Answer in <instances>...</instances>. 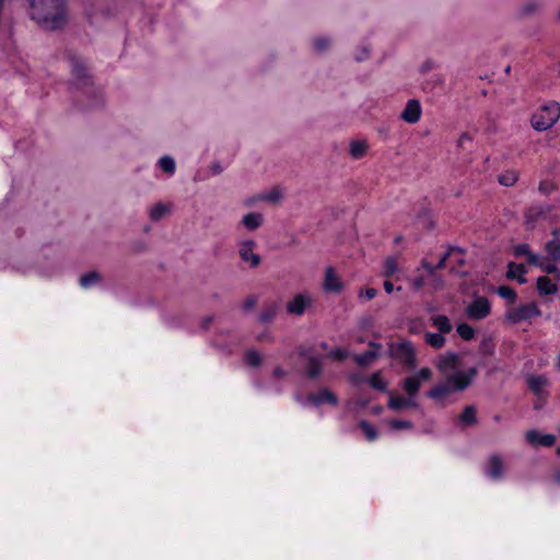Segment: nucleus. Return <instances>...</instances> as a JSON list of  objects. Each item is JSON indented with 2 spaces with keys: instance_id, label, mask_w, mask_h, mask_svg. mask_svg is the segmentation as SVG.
<instances>
[{
  "instance_id": "nucleus-12",
  "label": "nucleus",
  "mask_w": 560,
  "mask_h": 560,
  "mask_svg": "<svg viewBox=\"0 0 560 560\" xmlns=\"http://www.w3.org/2000/svg\"><path fill=\"white\" fill-rule=\"evenodd\" d=\"M455 253H459L460 254L462 249L460 248H452L447 254H445L440 259V261L438 262V265L435 267L432 266L431 264H429L425 260L422 261L421 266H422L423 269H425L428 276H431V277L434 278V284H433L434 290H438V289H440L443 285L442 280L440 278L435 277V269L444 268L445 261H446L447 257L454 255Z\"/></svg>"
},
{
  "instance_id": "nucleus-37",
  "label": "nucleus",
  "mask_w": 560,
  "mask_h": 560,
  "mask_svg": "<svg viewBox=\"0 0 560 560\" xmlns=\"http://www.w3.org/2000/svg\"><path fill=\"white\" fill-rule=\"evenodd\" d=\"M497 293L500 298L504 299L510 304H513L517 298L515 290L509 285H500L497 289Z\"/></svg>"
},
{
  "instance_id": "nucleus-26",
  "label": "nucleus",
  "mask_w": 560,
  "mask_h": 560,
  "mask_svg": "<svg viewBox=\"0 0 560 560\" xmlns=\"http://www.w3.org/2000/svg\"><path fill=\"white\" fill-rule=\"evenodd\" d=\"M537 290L540 295L555 294L558 291V285L544 276L537 279Z\"/></svg>"
},
{
  "instance_id": "nucleus-19",
  "label": "nucleus",
  "mask_w": 560,
  "mask_h": 560,
  "mask_svg": "<svg viewBox=\"0 0 560 560\" xmlns=\"http://www.w3.org/2000/svg\"><path fill=\"white\" fill-rule=\"evenodd\" d=\"M323 289L330 293H339L342 290V283L332 267L326 268Z\"/></svg>"
},
{
  "instance_id": "nucleus-48",
  "label": "nucleus",
  "mask_w": 560,
  "mask_h": 560,
  "mask_svg": "<svg viewBox=\"0 0 560 560\" xmlns=\"http://www.w3.org/2000/svg\"><path fill=\"white\" fill-rule=\"evenodd\" d=\"M413 290L418 291L422 289L425 284V277L420 275L411 280Z\"/></svg>"
},
{
  "instance_id": "nucleus-28",
  "label": "nucleus",
  "mask_w": 560,
  "mask_h": 560,
  "mask_svg": "<svg viewBox=\"0 0 560 560\" xmlns=\"http://www.w3.org/2000/svg\"><path fill=\"white\" fill-rule=\"evenodd\" d=\"M432 326H434L439 332L448 334L452 331V323L445 315H435L431 318Z\"/></svg>"
},
{
  "instance_id": "nucleus-43",
  "label": "nucleus",
  "mask_w": 560,
  "mask_h": 560,
  "mask_svg": "<svg viewBox=\"0 0 560 560\" xmlns=\"http://www.w3.org/2000/svg\"><path fill=\"white\" fill-rule=\"evenodd\" d=\"M245 361L248 365L258 366L261 363V355L256 350H249L245 355Z\"/></svg>"
},
{
  "instance_id": "nucleus-10",
  "label": "nucleus",
  "mask_w": 560,
  "mask_h": 560,
  "mask_svg": "<svg viewBox=\"0 0 560 560\" xmlns=\"http://www.w3.org/2000/svg\"><path fill=\"white\" fill-rule=\"evenodd\" d=\"M313 303V296L310 293H300L292 298L287 304V312L291 315L301 316Z\"/></svg>"
},
{
  "instance_id": "nucleus-17",
  "label": "nucleus",
  "mask_w": 560,
  "mask_h": 560,
  "mask_svg": "<svg viewBox=\"0 0 560 560\" xmlns=\"http://www.w3.org/2000/svg\"><path fill=\"white\" fill-rule=\"evenodd\" d=\"M530 265L538 267L541 271L548 275H555L560 280V270L557 265L548 258L540 257L539 255L530 256Z\"/></svg>"
},
{
  "instance_id": "nucleus-31",
  "label": "nucleus",
  "mask_w": 560,
  "mask_h": 560,
  "mask_svg": "<svg viewBox=\"0 0 560 560\" xmlns=\"http://www.w3.org/2000/svg\"><path fill=\"white\" fill-rule=\"evenodd\" d=\"M101 280V276L98 272L96 271H91V272H88L83 276L80 277V285L83 288V289H90L94 285H96Z\"/></svg>"
},
{
  "instance_id": "nucleus-20",
  "label": "nucleus",
  "mask_w": 560,
  "mask_h": 560,
  "mask_svg": "<svg viewBox=\"0 0 560 560\" xmlns=\"http://www.w3.org/2000/svg\"><path fill=\"white\" fill-rule=\"evenodd\" d=\"M553 238L546 243L545 250L552 261H560V236L557 230L552 232Z\"/></svg>"
},
{
  "instance_id": "nucleus-18",
  "label": "nucleus",
  "mask_w": 560,
  "mask_h": 560,
  "mask_svg": "<svg viewBox=\"0 0 560 560\" xmlns=\"http://www.w3.org/2000/svg\"><path fill=\"white\" fill-rule=\"evenodd\" d=\"M526 441L533 446H551L553 445L556 438L552 434H541L536 430H530L525 435Z\"/></svg>"
},
{
  "instance_id": "nucleus-55",
  "label": "nucleus",
  "mask_w": 560,
  "mask_h": 560,
  "mask_svg": "<svg viewBox=\"0 0 560 560\" xmlns=\"http://www.w3.org/2000/svg\"><path fill=\"white\" fill-rule=\"evenodd\" d=\"M285 374H287L285 371L282 370L281 368H276L273 370V377H276V378H282L285 376Z\"/></svg>"
},
{
  "instance_id": "nucleus-25",
  "label": "nucleus",
  "mask_w": 560,
  "mask_h": 560,
  "mask_svg": "<svg viewBox=\"0 0 560 560\" xmlns=\"http://www.w3.org/2000/svg\"><path fill=\"white\" fill-rule=\"evenodd\" d=\"M171 212V205L156 202L149 208V217L152 221H159Z\"/></svg>"
},
{
  "instance_id": "nucleus-60",
  "label": "nucleus",
  "mask_w": 560,
  "mask_h": 560,
  "mask_svg": "<svg viewBox=\"0 0 560 560\" xmlns=\"http://www.w3.org/2000/svg\"><path fill=\"white\" fill-rule=\"evenodd\" d=\"M557 364H558V366L560 368V354H559V355H558V358H557Z\"/></svg>"
},
{
  "instance_id": "nucleus-32",
  "label": "nucleus",
  "mask_w": 560,
  "mask_h": 560,
  "mask_svg": "<svg viewBox=\"0 0 560 560\" xmlns=\"http://www.w3.org/2000/svg\"><path fill=\"white\" fill-rule=\"evenodd\" d=\"M463 425H472L477 422L476 409L474 406L465 407L464 411L458 418Z\"/></svg>"
},
{
  "instance_id": "nucleus-56",
  "label": "nucleus",
  "mask_w": 560,
  "mask_h": 560,
  "mask_svg": "<svg viewBox=\"0 0 560 560\" xmlns=\"http://www.w3.org/2000/svg\"><path fill=\"white\" fill-rule=\"evenodd\" d=\"M432 68H433V62L431 60H428L421 66V71L424 73V72H428L429 70H431Z\"/></svg>"
},
{
  "instance_id": "nucleus-44",
  "label": "nucleus",
  "mask_w": 560,
  "mask_h": 560,
  "mask_svg": "<svg viewBox=\"0 0 560 560\" xmlns=\"http://www.w3.org/2000/svg\"><path fill=\"white\" fill-rule=\"evenodd\" d=\"M514 254L516 256H526L527 261L530 264V256L536 255L535 253L530 252L529 246L527 244H518L514 247Z\"/></svg>"
},
{
  "instance_id": "nucleus-54",
  "label": "nucleus",
  "mask_w": 560,
  "mask_h": 560,
  "mask_svg": "<svg viewBox=\"0 0 560 560\" xmlns=\"http://www.w3.org/2000/svg\"><path fill=\"white\" fill-rule=\"evenodd\" d=\"M275 316L273 311H267L260 314L259 319L261 323H268L270 322Z\"/></svg>"
},
{
  "instance_id": "nucleus-22",
  "label": "nucleus",
  "mask_w": 560,
  "mask_h": 560,
  "mask_svg": "<svg viewBox=\"0 0 560 560\" xmlns=\"http://www.w3.org/2000/svg\"><path fill=\"white\" fill-rule=\"evenodd\" d=\"M262 222H264V217L259 212H249V213L245 214L241 221L242 225L247 231H250V232L259 229L261 226Z\"/></svg>"
},
{
  "instance_id": "nucleus-39",
  "label": "nucleus",
  "mask_w": 560,
  "mask_h": 560,
  "mask_svg": "<svg viewBox=\"0 0 560 560\" xmlns=\"http://www.w3.org/2000/svg\"><path fill=\"white\" fill-rule=\"evenodd\" d=\"M518 179V175L515 171H506L503 174L499 176V183L502 186L511 187L513 186Z\"/></svg>"
},
{
  "instance_id": "nucleus-27",
  "label": "nucleus",
  "mask_w": 560,
  "mask_h": 560,
  "mask_svg": "<svg viewBox=\"0 0 560 560\" xmlns=\"http://www.w3.org/2000/svg\"><path fill=\"white\" fill-rule=\"evenodd\" d=\"M527 272L526 268L522 264H515L510 262L509 264V270H508V277L511 279H517L520 283H525L526 278L525 273Z\"/></svg>"
},
{
  "instance_id": "nucleus-46",
  "label": "nucleus",
  "mask_w": 560,
  "mask_h": 560,
  "mask_svg": "<svg viewBox=\"0 0 560 560\" xmlns=\"http://www.w3.org/2000/svg\"><path fill=\"white\" fill-rule=\"evenodd\" d=\"M389 427L393 429V430H401V429H410L412 428V423L410 421H407V420H390L388 422Z\"/></svg>"
},
{
  "instance_id": "nucleus-5",
  "label": "nucleus",
  "mask_w": 560,
  "mask_h": 560,
  "mask_svg": "<svg viewBox=\"0 0 560 560\" xmlns=\"http://www.w3.org/2000/svg\"><path fill=\"white\" fill-rule=\"evenodd\" d=\"M431 376L432 371L429 368H422L417 374L408 376L402 381V389L408 396L416 399L421 384L429 381Z\"/></svg>"
},
{
  "instance_id": "nucleus-63",
  "label": "nucleus",
  "mask_w": 560,
  "mask_h": 560,
  "mask_svg": "<svg viewBox=\"0 0 560 560\" xmlns=\"http://www.w3.org/2000/svg\"><path fill=\"white\" fill-rule=\"evenodd\" d=\"M557 453L560 455V447H558Z\"/></svg>"
},
{
  "instance_id": "nucleus-50",
  "label": "nucleus",
  "mask_w": 560,
  "mask_h": 560,
  "mask_svg": "<svg viewBox=\"0 0 560 560\" xmlns=\"http://www.w3.org/2000/svg\"><path fill=\"white\" fill-rule=\"evenodd\" d=\"M376 294H377V291L375 289L369 288V289H366L364 291H361L359 296L360 298H364L366 300H372V299H374L376 296Z\"/></svg>"
},
{
  "instance_id": "nucleus-62",
  "label": "nucleus",
  "mask_w": 560,
  "mask_h": 560,
  "mask_svg": "<svg viewBox=\"0 0 560 560\" xmlns=\"http://www.w3.org/2000/svg\"><path fill=\"white\" fill-rule=\"evenodd\" d=\"M510 69H511V68H510V66H508V67L505 68V72H509V71H510Z\"/></svg>"
},
{
  "instance_id": "nucleus-59",
  "label": "nucleus",
  "mask_w": 560,
  "mask_h": 560,
  "mask_svg": "<svg viewBox=\"0 0 560 560\" xmlns=\"http://www.w3.org/2000/svg\"><path fill=\"white\" fill-rule=\"evenodd\" d=\"M555 478H556V481H557L558 483H560V471H558V472L556 474Z\"/></svg>"
},
{
  "instance_id": "nucleus-33",
  "label": "nucleus",
  "mask_w": 560,
  "mask_h": 560,
  "mask_svg": "<svg viewBox=\"0 0 560 560\" xmlns=\"http://www.w3.org/2000/svg\"><path fill=\"white\" fill-rule=\"evenodd\" d=\"M322 360L319 358H315V357H312L308 362H307V366H306V372H307V375L311 377V378H316L319 376L320 372H322Z\"/></svg>"
},
{
  "instance_id": "nucleus-7",
  "label": "nucleus",
  "mask_w": 560,
  "mask_h": 560,
  "mask_svg": "<svg viewBox=\"0 0 560 560\" xmlns=\"http://www.w3.org/2000/svg\"><path fill=\"white\" fill-rule=\"evenodd\" d=\"M491 313V303L486 296H476L466 307V315L469 319L480 320Z\"/></svg>"
},
{
  "instance_id": "nucleus-2",
  "label": "nucleus",
  "mask_w": 560,
  "mask_h": 560,
  "mask_svg": "<svg viewBox=\"0 0 560 560\" xmlns=\"http://www.w3.org/2000/svg\"><path fill=\"white\" fill-rule=\"evenodd\" d=\"M436 366L441 373L453 384L455 389H465L475 377L477 370L470 368L467 371H460L462 364L458 354L447 352L438 358Z\"/></svg>"
},
{
  "instance_id": "nucleus-30",
  "label": "nucleus",
  "mask_w": 560,
  "mask_h": 560,
  "mask_svg": "<svg viewBox=\"0 0 560 560\" xmlns=\"http://www.w3.org/2000/svg\"><path fill=\"white\" fill-rule=\"evenodd\" d=\"M158 165L163 172L167 174V176H173L176 171L175 160L170 155L160 158Z\"/></svg>"
},
{
  "instance_id": "nucleus-23",
  "label": "nucleus",
  "mask_w": 560,
  "mask_h": 560,
  "mask_svg": "<svg viewBox=\"0 0 560 560\" xmlns=\"http://www.w3.org/2000/svg\"><path fill=\"white\" fill-rule=\"evenodd\" d=\"M370 346H371L370 350H368L363 353L357 354L354 357V360L359 365H369L377 358L378 350H380L381 346L377 343H373V342L370 343Z\"/></svg>"
},
{
  "instance_id": "nucleus-13",
  "label": "nucleus",
  "mask_w": 560,
  "mask_h": 560,
  "mask_svg": "<svg viewBox=\"0 0 560 560\" xmlns=\"http://www.w3.org/2000/svg\"><path fill=\"white\" fill-rule=\"evenodd\" d=\"M421 104L418 100H409L400 114V118L408 124H416L421 118Z\"/></svg>"
},
{
  "instance_id": "nucleus-53",
  "label": "nucleus",
  "mask_w": 560,
  "mask_h": 560,
  "mask_svg": "<svg viewBox=\"0 0 560 560\" xmlns=\"http://www.w3.org/2000/svg\"><path fill=\"white\" fill-rule=\"evenodd\" d=\"M330 355L335 359L342 360V359L347 358V351L339 349V348L334 349L330 351Z\"/></svg>"
},
{
  "instance_id": "nucleus-29",
  "label": "nucleus",
  "mask_w": 560,
  "mask_h": 560,
  "mask_svg": "<svg viewBox=\"0 0 560 560\" xmlns=\"http://www.w3.org/2000/svg\"><path fill=\"white\" fill-rule=\"evenodd\" d=\"M424 341L434 349H441L445 345V337L441 332H425Z\"/></svg>"
},
{
  "instance_id": "nucleus-15",
  "label": "nucleus",
  "mask_w": 560,
  "mask_h": 560,
  "mask_svg": "<svg viewBox=\"0 0 560 560\" xmlns=\"http://www.w3.org/2000/svg\"><path fill=\"white\" fill-rule=\"evenodd\" d=\"M419 405L415 398L402 395H389L388 408L395 411H400L408 408H418Z\"/></svg>"
},
{
  "instance_id": "nucleus-35",
  "label": "nucleus",
  "mask_w": 560,
  "mask_h": 560,
  "mask_svg": "<svg viewBox=\"0 0 560 560\" xmlns=\"http://www.w3.org/2000/svg\"><path fill=\"white\" fill-rule=\"evenodd\" d=\"M314 50L317 52H325L331 46V39L328 36H317L312 42Z\"/></svg>"
},
{
  "instance_id": "nucleus-1",
  "label": "nucleus",
  "mask_w": 560,
  "mask_h": 560,
  "mask_svg": "<svg viewBox=\"0 0 560 560\" xmlns=\"http://www.w3.org/2000/svg\"><path fill=\"white\" fill-rule=\"evenodd\" d=\"M31 18L45 30L61 28L67 22L66 0H28Z\"/></svg>"
},
{
  "instance_id": "nucleus-14",
  "label": "nucleus",
  "mask_w": 560,
  "mask_h": 560,
  "mask_svg": "<svg viewBox=\"0 0 560 560\" xmlns=\"http://www.w3.org/2000/svg\"><path fill=\"white\" fill-rule=\"evenodd\" d=\"M549 211L550 207L547 205H536L529 207L525 212L526 226L528 229H533L540 219L546 218Z\"/></svg>"
},
{
  "instance_id": "nucleus-11",
  "label": "nucleus",
  "mask_w": 560,
  "mask_h": 560,
  "mask_svg": "<svg viewBox=\"0 0 560 560\" xmlns=\"http://www.w3.org/2000/svg\"><path fill=\"white\" fill-rule=\"evenodd\" d=\"M485 474L491 480H500L504 475V460L500 455L493 454L489 457L486 466Z\"/></svg>"
},
{
  "instance_id": "nucleus-36",
  "label": "nucleus",
  "mask_w": 560,
  "mask_h": 560,
  "mask_svg": "<svg viewBox=\"0 0 560 560\" xmlns=\"http://www.w3.org/2000/svg\"><path fill=\"white\" fill-rule=\"evenodd\" d=\"M398 262L395 257H387L384 261L383 277L390 278L398 271Z\"/></svg>"
},
{
  "instance_id": "nucleus-51",
  "label": "nucleus",
  "mask_w": 560,
  "mask_h": 560,
  "mask_svg": "<svg viewBox=\"0 0 560 560\" xmlns=\"http://www.w3.org/2000/svg\"><path fill=\"white\" fill-rule=\"evenodd\" d=\"M553 189V184L551 182H547V180H544L539 184V190L545 194V195H548L550 194V191Z\"/></svg>"
},
{
  "instance_id": "nucleus-6",
  "label": "nucleus",
  "mask_w": 560,
  "mask_h": 560,
  "mask_svg": "<svg viewBox=\"0 0 560 560\" xmlns=\"http://www.w3.org/2000/svg\"><path fill=\"white\" fill-rule=\"evenodd\" d=\"M540 315L538 305L534 302L522 304L517 307L511 308L506 313V319L511 323L517 324L533 317Z\"/></svg>"
},
{
  "instance_id": "nucleus-41",
  "label": "nucleus",
  "mask_w": 560,
  "mask_h": 560,
  "mask_svg": "<svg viewBox=\"0 0 560 560\" xmlns=\"http://www.w3.org/2000/svg\"><path fill=\"white\" fill-rule=\"evenodd\" d=\"M359 427L365 434V438L368 441L376 440L377 430L373 425H371L368 421H365V420L360 421Z\"/></svg>"
},
{
  "instance_id": "nucleus-49",
  "label": "nucleus",
  "mask_w": 560,
  "mask_h": 560,
  "mask_svg": "<svg viewBox=\"0 0 560 560\" xmlns=\"http://www.w3.org/2000/svg\"><path fill=\"white\" fill-rule=\"evenodd\" d=\"M471 141H472V137L469 133L464 132L459 136V138L457 140V145L459 148H464L466 145V143L471 142Z\"/></svg>"
},
{
  "instance_id": "nucleus-58",
  "label": "nucleus",
  "mask_w": 560,
  "mask_h": 560,
  "mask_svg": "<svg viewBox=\"0 0 560 560\" xmlns=\"http://www.w3.org/2000/svg\"><path fill=\"white\" fill-rule=\"evenodd\" d=\"M212 319H213V317H212V316H208V317H206V318L203 319V323H202L203 327H205V328H207V327H208V325L212 322Z\"/></svg>"
},
{
  "instance_id": "nucleus-42",
  "label": "nucleus",
  "mask_w": 560,
  "mask_h": 560,
  "mask_svg": "<svg viewBox=\"0 0 560 560\" xmlns=\"http://www.w3.org/2000/svg\"><path fill=\"white\" fill-rule=\"evenodd\" d=\"M282 199V194L279 189L275 188L268 192H265L260 196V200H265L271 203H277Z\"/></svg>"
},
{
  "instance_id": "nucleus-45",
  "label": "nucleus",
  "mask_w": 560,
  "mask_h": 560,
  "mask_svg": "<svg viewBox=\"0 0 560 560\" xmlns=\"http://www.w3.org/2000/svg\"><path fill=\"white\" fill-rule=\"evenodd\" d=\"M370 384L373 388L378 389V390H384L386 387V384L384 383V381L382 380V377L378 373H374L370 377Z\"/></svg>"
},
{
  "instance_id": "nucleus-3",
  "label": "nucleus",
  "mask_w": 560,
  "mask_h": 560,
  "mask_svg": "<svg viewBox=\"0 0 560 560\" xmlns=\"http://www.w3.org/2000/svg\"><path fill=\"white\" fill-rule=\"evenodd\" d=\"M560 118V104L551 101L544 106L540 110L533 115L532 126L537 131H546L550 129Z\"/></svg>"
},
{
  "instance_id": "nucleus-38",
  "label": "nucleus",
  "mask_w": 560,
  "mask_h": 560,
  "mask_svg": "<svg viewBox=\"0 0 560 560\" xmlns=\"http://www.w3.org/2000/svg\"><path fill=\"white\" fill-rule=\"evenodd\" d=\"M542 3L540 0H527L521 7V13L529 15L537 12L541 8Z\"/></svg>"
},
{
  "instance_id": "nucleus-4",
  "label": "nucleus",
  "mask_w": 560,
  "mask_h": 560,
  "mask_svg": "<svg viewBox=\"0 0 560 560\" xmlns=\"http://www.w3.org/2000/svg\"><path fill=\"white\" fill-rule=\"evenodd\" d=\"M296 400L302 406L319 407L322 405L336 406L338 404L337 396L328 388H322L317 393H311L306 397L296 396Z\"/></svg>"
},
{
  "instance_id": "nucleus-64",
  "label": "nucleus",
  "mask_w": 560,
  "mask_h": 560,
  "mask_svg": "<svg viewBox=\"0 0 560 560\" xmlns=\"http://www.w3.org/2000/svg\"><path fill=\"white\" fill-rule=\"evenodd\" d=\"M558 18L560 19V9H559V12H558Z\"/></svg>"
},
{
  "instance_id": "nucleus-52",
  "label": "nucleus",
  "mask_w": 560,
  "mask_h": 560,
  "mask_svg": "<svg viewBox=\"0 0 560 560\" xmlns=\"http://www.w3.org/2000/svg\"><path fill=\"white\" fill-rule=\"evenodd\" d=\"M256 303L257 299L255 296H249L244 301L243 307L244 310L249 311L256 305Z\"/></svg>"
},
{
  "instance_id": "nucleus-21",
  "label": "nucleus",
  "mask_w": 560,
  "mask_h": 560,
  "mask_svg": "<svg viewBox=\"0 0 560 560\" xmlns=\"http://www.w3.org/2000/svg\"><path fill=\"white\" fill-rule=\"evenodd\" d=\"M368 150L369 143L365 139H352L349 143V153L355 160L363 158Z\"/></svg>"
},
{
  "instance_id": "nucleus-57",
  "label": "nucleus",
  "mask_w": 560,
  "mask_h": 560,
  "mask_svg": "<svg viewBox=\"0 0 560 560\" xmlns=\"http://www.w3.org/2000/svg\"><path fill=\"white\" fill-rule=\"evenodd\" d=\"M384 290L386 293L390 294L394 291V284L390 281H385Z\"/></svg>"
},
{
  "instance_id": "nucleus-47",
  "label": "nucleus",
  "mask_w": 560,
  "mask_h": 560,
  "mask_svg": "<svg viewBox=\"0 0 560 560\" xmlns=\"http://www.w3.org/2000/svg\"><path fill=\"white\" fill-rule=\"evenodd\" d=\"M370 55V48L368 46H362L354 54V58L357 61L365 60Z\"/></svg>"
},
{
  "instance_id": "nucleus-24",
  "label": "nucleus",
  "mask_w": 560,
  "mask_h": 560,
  "mask_svg": "<svg viewBox=\"0 0 560 560\" xmlns=\"http://www.w3.org/2000/svg\"><path fill=\"white\" fill-rule=\"evenodd\" d=\"M72 74L75 78L77 84L79 86L88 85L90 83L88 70H86L85 66L79 60L72 61Z\"/></svg>"
},
{
  "instance_id": "nucleus-9",
  "label": "nucleus",
  "mask_w": 560,
  "mask_h": 560,
  "mask_svg": "<svg viewBox=\"0 0 560 560\" xmlns=\"http://www.w3.org/2000/svg\"><path fill=\"white\" fill-rule=\"evenodd\" d=\"M256 242L253 240H245L238 243V255L244 262H247L252 268L259 266L261 258L258 254L254 253Z\"/></svg>"
},
{
  "instance_id": "nucleus-61",
  "label": "nucleus",
  "mask_w": 560,
  "mask_h": 560,
  "mask_svg": "<svg viewBox=\"0 0 560 560\" xmlns=\"http://www.w3.org/2000/svg\"><path fill=\"white\" fill-rule=\"evenodd\" d=\"M275 390H276V393H280L281 392V389L279 387H276Z\"/></svg>"
},
{
  "instance_id": "nucleus-16",
  "label": "nucleus",
  "mask_w": 560,
  "mask_h": 560,
  "mask_svg": "<svg viewBox=\"0 0 560 560\" xmlns=\"http://www.w3.org/2000/svg\"><path fill=\"white\" fill-rule=\"evenodd\" d=\"M458 389L453 388V384L446 378L445 382L436 384L428 393L427 396L435 401L444 400L453 392Z\"/></svg>"
},
{
  "instance_id": "nucleus-8",
  "label": "nucleus",
  "mask_w": 560,
  "mask_h": 560,
  "mask_svg": "<svg viewBox=\"0 0 560 560\" xmlns=\"http://www.w3.org/2000/svg\"><path fill=\"white\" fill-rule=\"evenodd\" d=\"M390 353L393 357L401 361V363L408 368H415L416 354L415 349L410 342H400L392 346Z\"/></svg>"
},
{
  "instance_id": "nucleus-34",
  "label": "nucleus",
  "mask_w": 560,
  "mask_h": 560,
  "mask_svg": "<svg viewBox=\"0 0 560 560\" xmlns=\"http://www.w3.org/2000/svg\"><path fill=\"white\" fill-rule=\"evenodd\" d=\"M529 388L535 392L536 394H540L542 392V388L547 385L548 381L545 376L538 375V376H530L527 380Z\"/></svg>"
},
{
  "instance_id": "nucleus-40",
  "label": "nucleus",
  "mask_w": 560,
  "mask_h": 560,
  "mask_svg": "<svg viewBox=\"0 0 560 560\" xmlns=\"http://www.w3.org/2000/svg\"><path fill=\"white\" fill-rule=\"evenodd\" d=\"M457 334L464 339V340H471L474 337H475V329L466 324V323H462L459 325H457Z\"/></svg>"
}]
</instances>
